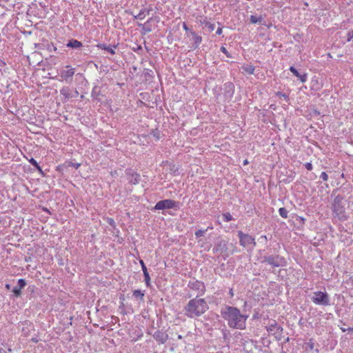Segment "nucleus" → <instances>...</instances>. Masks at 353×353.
Wrapping results in <instances>:
<instances>
[{"instance_id":"2eb2a0df","label":"nucleus","mask_w":353,"mask_h":353,"mask_svg":"<svg viewBox=\"0 0 353 353\" xmlns=\"http://www.w3.org/2000/svg\"><path fill=\"white\" fill-rule=\"evenodd\" d=\"M191 39L194 42L195 48H197L202 41L201 36L196 34L194 32H190Z\"/></svg>"},{"instance_id":"58836bf2","label":"nucleus","mask_w":353,"mask_h":353,"mask_svg":"<svg viewBox=\"0 0 353 353\" xmlns=\"http://www.w3.org/2000/svg\"><path fill=\"white\" fill-rule=\"evenodd\" d=\"M229 294H230V296H234V293H233L232 289L230 290Z\"/></svg>"},{"instance_id":"aec40b11","label":"nucleus","mask_w":353,"mask_h":353,"mask_svg":"<svg viewBox=\"0 0 353 353\" xmlns=\"http://www.w3.org/2000/svg\"><path fill=\"white\" fill-rule=\"evenodd\" d=\"M60 92H61V94H62L67 99H69V98L73 97V95L70 94V90L68 88H63L62 90H61Z\"/></svg>"},{"instance_id":"49530a36","label":"nucleus","mask_w":353,"mask_h":353,"mask_svg":"<svg viewBox=\"0 0 353 353\" xmlns=\"http://www.w3.org/2000/svg\"><path fill=\"white\" fill-rule=\"evenodd\" d=\"M243 163H244V165L247 164L248 163V161L245 160Z\"/></svg>"},{"instance_id":"f8f14e48","label":"nucleus","mask_w":353,"mask_h":353,"mask_svg":"<svg viewBox=\"0 0 353 353\" xmlns=\"http://www.w3.org/2000/svg\"><path fill=\"white\" fill-rule=\"evenodd\" d=\"M290 70L296 77H298L302 83H305L307 81V74H300L299 72L297 71V70L293 67L291 66L290 68Z\"/></svg>"},{"instance_id":"5701e85b","label":"nucleus","mask_w":353,"mask_h":353,"mask_svg":"<svg viewBox=\"0 0 353 353\" xmlns=\"http://www.w3.org/2000/svg\"><path fill=\"white\" fill-rule=\"evenodd\" d=\"M133 296L136 298H139L140 299H143L144 296V292L140 290H135L133 292Z\"/></svg>"},{"instance_id":"423d86ee","label":"nucleus","mask_w":353,"mask_h":353,"mask_svg":"<svg viewBox=\"0 0 353 353\" xmlns=\"http://www.w3.org/2000/svg\"><path fill=\"white\" fill-rule=\"evenodd\" d=\"M178 207V203L172 199H165L158 201L154 207L156 210L174 209Z\"/></svg>"},{"instance_id":"e433bc0d","label":"nucleus","mask_w":353,"mask_h":353,"mask_svg":"<svg viewBox=\"0 0 353 353\" xmlns=\"http://www.w3.org/2000/svg\"><path fill=\"white\" fill-rule=\"evenodd\" d=\"M221 33H222V28H219L216 30V34H218V35H220Z\"/></svg>"},{"instance_id":"9b49d317","label":"nucleus","mask_w":353,"mask_h":353,"mask_svg":"<svg viewBox=\"0 0 353 353\" xmlns=\"http://www.w3.org/2000/svg\"><path fill=\"white\" fill-rule=\"evenodd\" d=\"M153 337L157 341L163 344L167 341L168 336L165 332L158 330L154 332Z\"/></svg>"},{"instance_id":"473e14b6","label":"nucleus","mask_w":353,"mask_h":353,"mask_svg":"<svg viewBox=\"0 0 353 353\" xmlns=\"http://www.w3.org/2000/svg\"><path fill=\"white\" fill-rule=\"evenodd\" d=\"M221 51L223 52L228 57H231L230 54L227 51L226 48L223 46L221 48Z\"/></svg>"},{"instance_id":"7c9ffc66","label":"nucleus","mask_w":353,"mask_h":353,"mask_svg":"<svg viewBox=\"0 0 353 353\" xmlns=\"http://www.w3.org/2000/svg\"><path fill=\"white\" fill-rule=\"evenodd\" d=\"M321 179H322L323 181H326L328 179V176L326 172H323L320 175Z\"/></svg>"},{"instance_id":"4468645a","label":"nucleus","mask_w":353,"mask_h":353,"mask_svg":"<svg viewBox=\"0 0 353 353\" xmlns=\"http://www.w3.org/2000/svg\"><path fill=\"white\" fill-rule=\"evenodd\" d=\"M198 245L201 248H203V250L208 251L211 248V243L208 242L206 239H200L198 240Z\"/></svg>"},{"instance_id":"0eeeda50","label":"nucleus","mask_w":353,"mask_h":353,"mask_svg":"<svg viewBox=\"0 0 353 353\" xmlns=\"http://www.w3.org/2000/svg\"><path fill=\"white\" fill-rule=\"evenodd\" d=\"M263 261L268 263L272 267L283 266L285 264V259L279 255H270L265 256Z\"/></svg>"},{"instance_id":"dca6fc26","label":"nucleus","mask_w":353,"mask_h":353,"mask_svg":"<svg viewBox=\"0 0 353 353\" xmlns=\"http://www.w3.org/2000/svg\"><path fill=\"white\" fill-rule=\"evenodd\" d=\"M129 181L132 184H137L140 181V175L136 172H132L129 176Z\"/></svg>"},{"instance_id":"1a4fd4ad","label":"nucleus","mask_w":353,"mask_h":353,"mask_svg":"<svg viewBox=\"0 0 353 353\" xmlns=\"http://www.w3.org/2000/svg\"><path fill=\"white\" fill-rule=\"evenodd\" d=\"M188 287L190 289L197 292L196 296H198L199 295L203 294V293L205 292L204 283L203 282H201V281H199L196 280L190 281L188 283Z\"/></svg>"},{"instance_id":"de8ad7c7","label":"nucleus","mask_w":353,"mask_h":353,"mask_svg":"<svg viewBox=\"0 0 353 353\" xmlns=\"http://www.w3.org/2000/svg\"><path fill=\"white\" fill-rule=\"evenodd\" d=\"M207 229H208V230L209 229H212V226H208Z\"/></svg>"},{"instance_id":"bb28decb","label":"nucleus","mask_w":353,"mask_h":353,"mask_svg":"<svg viewBox=\"0 0 353 353\" xmlns=\"http://www.w3.org/2000/svg\"><path fill=\"white\" fill-rule=\"evenodd\" d=\"M29 162L31 163V165L34 166L37 170H39V171H41V169L40 166L39 165V164L37 163V161L34 160L33 158L30 159L29 160Z\"/></svg>"},{"instance_id":"39448f33","label":"nucleus","mask_w":353,"mask_h":353,"mask_svg":"<svg viewBox=\"0 0 353 353\" xmlns=\"http://www.w3.org/2000/svg\"><path fill=\"white\" fill-rule=\"evenodd\" d=\"M228 249L227 242L224 240H220L216 242L213 248V252L217 256H222L225 259L228 256L227 253Z\"/></svg>"},{"instance_id":"37998d69","label":"nucleus","mask_w":353,"mask_h":353,"mask_svg":"<svg viewBox=\"0 0 353 353\" xmlns=\"http://www.w3.org/2000/svg\"><path fill=\"white\" fill-rule=\"evenodd\" d=\"M183 28H184L185 30H188V29L187 26H186L185 23L183 24Z\"/></svg>"},{"instance_id":"a211bd4d","label":"nucleus","mask_w":353,"mask_h":353,"mask_svg":"<svg viewBox=\"0 0 353 353\" xmlns=\"http://www.w3.org/2000/svg\"><path fill=\"white\" fill-rule=\"evenodd\" d=\"M81 46H82V43L77 40L70 41L69 43L67 44L68 47H70L72 48H79Z\"/></svg>"},{"instance_id":"ddd939ff","label":"nucleus","mask_w":353,"mask_h":353,"mask_svg":"<svg viewBox=\"0 0 353 353\" xmlns=\"http://www.w3.org/2000/svg\"><path fill=\"white\" fill-rule=\"evenodd\" d=\"M74 72V68H69L66 70H63L61 73V77L67 81L68 79H71L73 77Z\"/></svg>"},{"instance_id":"c756f323","label":"nucleus","mask_w":353,"mask_h":353,"mask_svg":"<svg viewBox=\"0 0 353 353\" xmlns=\"http://www.w3.org/2000/svg\"><path fill=\"white\" fill-rule=\"evenodd\" d=\"M12 292L15 296L18 297L21 295V289L16 286L13 288Z\"/></svg>"},{"instance_id":"a878e982","label":"nucleus","mask_w":353,"mask_h":353,"mask_svg":"<svg viewBox=\"0 0 353 353\" xmlns=\"http://www.w3.org/2000/svg\"><path fill=\"white\" fill-rule=\"evenodd\" d=\"M223 219L224 221L229 222L232 219V216L230 213L227 212L223 214Z\"/></svg>"},{"instance_id":"a18cd8bd","label":"nucleus","mask_w":353,"mask_h":353,"mask_svg":"<svg viewBox=\"0 0 353 353\" xmlns=\"http://www.w3.org/2000/svg\"><path fill=\"white\" fill-rule=\"evenodd\" d=\"M78 94H79V93H78V92H77V91H76V92H75V93H74V95L77 96V95H78Z\"/></svg>"},{"instance_id":"4c0bfd02","label":"nucleus","mask_w":353,"mask_h":353,"mask_svg":"<svg viewBox=\"0 0 353 353\" xmlns=\"http://www.w3.org/2000/svg\"><path fill=\"white\" fill-rule=\"evenodd\" d=\"M341 329L342 332H346L347 330H353V327L352 328L349 327L347 329H346L345 327H343V328L341 327Z\"/></svg>"},{"instance_id":"a19ab883","label":"nucleus","mask_w":353,"mask_h":353,"mask_svg":"<svg viewBox=\"0 0 353 353\" xmlns=\"http://www.w3.org/2000/svg\"><path fill=\"white\" fill-rule=\"evenodd\" d=\"M281 95L283 97V98H284L285 99H288V96L285 94H281Z\"/></svg>"},{"instance_id":"b1692460","label":"nucleus","mask_w":353,"mask_h":353,"mask_svg":"<svg viewBox=\"0 0 353 353\" xmlns=\"http://www.w3.org/2000/svg\"><path fill=\"white\" fill-rule=\"evenodd\" d=\"M279 214L281 217L286 219L288 217V212L285 208H281L279 210Z\"/></svg>"},{"instance_id":"2f4dec72","label":"nucleus","mask_w":353,"mask_h":353,"mask_svg":"<svg viewBox=\"0 0 353 353\" xmlns=\"http://www.w3.org/2000/svg\"><path fill=\"white\" fill-rule=\"evenodd\" d=\"M259 241L261 242V243H266L267 241H268V238L265 235H262L260 236V238L259 239Z\"/></svg>"},{"instance_id":"79ce46f5","label":"nucleus","mask_w":353,"mask_h":353,"mask_svg":"<svg viewBox=\"0 0 353 353\" xmlns=\"http://www.w3.org/2000/svg\"><path fill=\"white\" fill-rule=\"evenodd\" d=\"M6 288L8 290L10 289V284H6Z\"/></svg>"},{"instance_id":"c9c22d12","label":"nucleus","mask_w":353,"mask_h":353,"mask_svg":"<svg viewBox=\"0 0 353 353\" xmlns=\"http://www.w3.org/2000/svg\"><path fill=\"white\" fill-rule=\"evenodd\" d=\"M305 167L307 170H312V164L311 163H306L305 164Z\"/></svg>"},{"instance_id":"7ed1b4c3","label":"nucleus","mask_w":353,"mask_h":353,"mask_svg":"<svg viewBox=\"0 0 353 353\" xmlns=\"http://www.w3.org/2000/svg\"><path fill=\"white\" fill-rule=\"evenodd\" d=\"M311 299L314 304L318 305L327 306L331 305L330 296L326 292H314Z\"/></svg>"},{"instance_id":"4be33fe9","label":"nucleus","mask_w":353,"mask_h":353,"mask_svg":"<svg viewBox=\"0 0 353 353\" xmlns=\"http://www.w3.org/2000/svg\"><path fill=\"white\" fill-rule=\"evenodd\" d=\"M242 69L245 72H247L248 74H252L254 73V66L251 65H245V66H243L242 67Z\"/></svg>"},{"instance_id":"f704fd0d","label":"nucleus","mask_w":353,"mask_h":353,"mask_svg":"<svg viewBox=\"0 0 353 353\" xmlns=\"http://www.w3.org/2000/svg\"><path fill=\"white\" fill-rule=\"evenodd\" d=\"M347 41H350L353 38V30H350L347 32Z\"/></svg>"},{"instance_id":"c03bdc74","label":"nucleus","mask_w":353,"mask_h":353,"mask_svg":"<svg viewBox=\"0 0 353 353\" xmlns=\"http://www.w3.org/2000/svg\"><path fill=\"white\" fill-rule=\"evenodd\" d=\"M78 94H79V93H78V92H77V91H76V92H75V93H74V95L77 96V95H78Z\"/></svg>"},{"instance_id":"cd10ccee","label":"nucleus","mask_w":353,"mask_h":353,"mask_svg":"<svg viewBox=\"0 0 353 353\" xmlns=\"http://www.w3.org/2000/svg\"><path fill=\"white\" fill-rule=\"evenodd\" d=\"M26 285V282L24 279H20L18 280V285L17 287L19 288L21 290Z\"/></svg>"},{"instance_id":"f257e3e1","label":"nucleus","mask_w":353,"mask_h":353,"mask_svg":"<svg viewBox=\"0 0 353 353\" xmlns=\"http://www.w3.org/2000/svg\"><path fill=\"white\" fill-rule=\"evenodd\" d=\"M221 315L230 327L238 330L245 328L248 316L241 314L236 307L226 306L221 310Z\"/></svg>"},{"instance_id":"ea45409f","label":"nucleus","mask_w":353,"mask_h":353,"mask_svg":"<svg viewBox=\"0 0 353 353\" xmlns=\"http://www.w3.org/2000/svg\"><path fill=\"white\" fill-rule=\"evenodd\" d=\"M79 165H80L79 163L73 164V167H74L76 169H77L79 167Z\"/></svg>"},{"instance_id":"9d476101","label":"nucleus","mask_w":353,"mask_h":353,"mask_svg":"<svg viewBox=\"0 0 353 353\" xmlns=\"http://www.w3.org/2000/svg\"><path fill=\"white\" fill-rule=\"evenodd\" d=\"M266 330L269 334L274 335L276 337L280 336L283 330L282 327L275 321H272L271 323L268 325Z\"/></svg>"},{"instance_id":"f03ea898","label":"nucleus","mask_w":353,"mask_h":353,"mask_svg":"<svg viewBox=\"0 0 353 353\" xmlns=\"http://www.w3.org/2000/svg\"><path fill=\"white\" fill-rule=\"evenodd\" d=\"M208 310L207 302L203 299H191L185 307V314L190 318L201 316Z\"/></svg>"},{"instance_id":"20e7f679","label":"nucleus","mask_w":353,"mask_h":353,"mask_svg":"<svg viewBox=\"0 0 353 353\" xmlns=\"http://www.w3.org/2000/svg\"><path fill=\"white\" fill-rule=\"evenodd\" d=\"M332 208L338 217L341 219L345 217V202L341 196L338 195L334 198Z\"/></svg>"},{"instance_id":"412c9836","label":"nucleus","mask_w":353,"mask_h":353,"mask_svg":"<svg viewBox=\"0 0 353 353\" xmlns=\"http://www.w3.org/2000/svg\"><path fill=\"white\" fill-rule=\"evenodd\" d=\"M263 20L262 17H257L255 15H251L250 16V22L253 24L260 23Z\"/></svg>"},{"instance_id":"09e8293b","label":"nucleus","mask_w":353,"mask_h":353,"mask_svg":"<svg viewBox=\"0 0 353 353\" xmlns=\"http://www.w3.org/2000/svg\"><path fill=\"white\" fill-rule=\"evenodd\" d=\"M310 347L311 349H312L313 348V344L312 343L311 345H310Z\"/></svg>"},{"instance_id":"72a5a7b5","label":"nucleus","mask_w":353,"mask_h":353,"mask_svg":"<svg viewBox=\"0 0 353 353\" xmlns=\"http://www.w3.org/2000/svg\"><path fill=\"white\" fill-rule=\"evenodd\" d=\"M140 263L141 265V268H142V270H143V272H148V270H147V268L146 266L145 265V263H143V261H140Z\"/></svg>"},{"instance_id":"6e6552de","label":"nucleus","mask_w":353,"mask_h":353,"mask_svg":"<svg viewBox=\"0 0 353 353\" xmlns=\"http://www.w3.org/2000/svg\"><path fill=\"white\" fill-rule=\"evenodd\" d=\"M238 236L239 238V243L243 247H247L250 245L254 246L256 245L255 239L249 234H244L241 231H239Z\"/></svg>"},{"instance_id":"c85d7f7f","label":"nucleus","mask_w":353,"mask_h":353,"mask_svg":"<svg viewBox=\"0 0 353 353\" xmlns=\"http://www.w3.org/2000/svg\"><path fill=\"white\" fill-rule=\"evenodd\" d=\"M143 275H144V280H145V284L147 286H149L150 281V277L149 273L148 272H144Z\"/></svg>"},{"instance_id":"393cba45","label":"nucleus","mask_w":353,"mask_h":353,"mask_svg":"<svg viewBox=\"0 0 353 353\" xmlns=\"http://www.w3.org/2000/svg\"><path fill=\"white\" fill-rule=\"evenodd\" d=\"M208 231V229L205 230H199L195 232V236L196 238H201L203 236V234Z\"/></svg>"},{"instance_id":"6ab92c4d","label":"nucleus","mask_w":353,"mask_h":353,"mask_svg":"<svg viewBox=\"0 0 353 353\" xmlns=\"http://www.w3.org/2000/svg\"><path fill=\"white\" fill-rule=\"evenodd\" d=\"M148 14H149L148 11H147L145 10H142L139 12V13L137 16H135V18L139 20H143V19H145L146 15H148Z\"/></svg>"},{"instance_id":"f3484780","label":"nucleus","mask_w":353,"mask_h":353,"mask_svg":"<svg viewBox=\"0 0 353 353\" xmlns=\"http://www.w3.org/2000/svg\"><path fill=\"white\" fill-rule=\"evenodd\" d=\"M97 47L99 48H101V49H103V50H105V51H107L108 52L112 54H115V51H114V49H115V46L114 47H111V46H107L105 44H99L97 46Z\"/></svg>"}]
</instances>
